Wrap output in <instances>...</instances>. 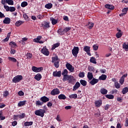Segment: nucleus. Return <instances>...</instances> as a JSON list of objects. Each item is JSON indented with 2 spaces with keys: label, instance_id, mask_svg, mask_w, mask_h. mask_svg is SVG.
Segmentation results:
<instances>
[{
  "label": "nucleus",
  "instance_id": "f257e3e1",
  "mask_svg": "<svg viewBox=\"0 0 128 128\" xmlns=\"http://www.w3.org/2000/svg\"><path fill=\"white\" fill-rule=\"evenodd\" d=\"M52 62L54 64V66L56 68H60V60H58V56L52 57Z\"/></svg>",
  "mask_w": 128,
  "mask_h": 128
},
{
  "label": "nucleus",
  "instance_id": "f03ea898",
  "mask_svg": "<svg viewBox=\"0 0 128 128\" xmlns=\"http://www.w3.org/2000/svg\"><path fill=\"white\" fill-rule=\"evenodd\" d=\"M46 110L42 109H39L34 112V114L36 116H41V118L44 116Z\"/></svg>",
  "mask_w": 128,
  "mask_h": 128
},
{
  "label": "nucleus",
  "instance_id": "7ed1b4c3",
  "mask_svg": "<svg viewBox=\"0 0 128 128\" xmlns=\"http://www.w3.org/2000/svg\"><path fill=\"white\" fill-rule=\"evenodd\" d=\"M22 80V75H18L14 77L12 80V82H14L15 84H16L18 82H20V80Z\"/></svg>",
  "mask_w": 128,
  "mask_h": 128
},
{
  "label": "nucleus",
  "instance_id": "20e7f679",
  "mask_svg": "<svg viewBox=\"0 0 128 128\" xmlns=\"http://www.w3.org/2000/svg\"><path fill=\"white\" fill-rule=\"evenodd\" d=\"M78 52H80V48L78 46H74L72 50V54L74 56H76V58L78 56Z\"/></svg>",
  "mask_w": 128,
  "mask_h": 128
},
{
  "label": "nucleus",
  "instance_id": "39448f33",
  "mask_svg": "<svg viewBox=\"0 0 128 128\" xmlns=\"http://www.w3.org/2000/svg\"><path fill=\"white\" fill-rule=\"evenodd\" d=\"M40 52L41 54H42L44 56H50V51H48V50L46 48V46L43 47Z\"/></svg>",
  "mask_w": 128,
  "mask_h": 128
},
{
  "label": "nucleus",
  "instance_id": "423d86ee",
  "mask_svg": "<svg viewBox=\"0 0 128 128\" xmlns=\"http://www.w3.org/2000/svg\"><path fill=\"white\" fill-rule=\"evenodd\" d=\"M50 22L48 21H44L42 26L44 30H48L50 28Z\"/></svg>",
  "mask_w": 128,
  "mask_h": 128
},
{
  "label": "nucleus",
  "instance_id": "0eeeda50",
  "mask_svg": "<svg viewBox=\"0 0 128 128\" xmlns=\"http://www.w3.org/2000/svg\"><path fill=\"white\" fill-rule=\"evenodd\" d=\"M67 70H68L70 72H74V67L70 63H67L66 65Z\"/></svg>",
  "mask_w": 128,
  "mask_h": 128
},
{
  "label": "nucleus",
  "instance_id": "6e6552de",
  "mask_svg": "<svg viewBox=\"0 0 128 128\" xmlns=\"http://www.w3.org/2000/svg\"><path fill=\"white\" fill-rule=\"evenodd\" d=\"M43 70L44 68H42V67L38 68L34 66H32V70L34 72H40Z\"/></svg>",
  "mask_w": 128,
  "mask_h": 128
},
{
  "label": "nucleus",
  "instance_id": "1a4fd4ad",
  "mask_svg": "<svg viewBox=\"0 0 128 128\" xmlns=\"http://www.w3.org/2000/svg\"><path fill=\"white\" fill-rule=\"evenodd\" d=\"M60 90H58V88H54L53 89L51 92H50V94H52V96H56V94H60Z\"/></svg>",
  "mask_w": 128,
  "mask_h": 128
},
{
  "label": "nucleus",
  "instance_id": "9d476101",
  "mask_svg": "<svg viewBox=\"0 0 128 128\" xmlns=\"http://www.w3.org/2000/svg\"><path fill=\"white\" fill-rule=\"evenodd\" d=\"M90 82L89 84H91V86H94L96 84H98V79L96 78H93L92 80H90Z\"/></svg>",
  "mask_w": 128,
  "mask_h": 128
},
{
  "label": "nucleus",
  "instance_id": "9b49d317",
  "mask_svg": "<svg viewBox=\"0 0 128 128\" xmlns=\"http://www.w3.org/2000/svg\"><path fill=\"white\" fill-rule=\"evenodd\" d=\"M53 76L60 78L62 76V71H56L53 72Z\"/></svg>",
  "mask_w": 128,
  "mask_h": 128
},
{
  "label": "nucleus",
  "instance_id": "f8f14e48",
  "mask_svg": "<svg viewBox=\"0 0 128 128\" xmlns=\"http://www.w3.org/2000/svg\"><path fill=\"white\" fill-rule=\"evenodd\" d=\"M40 102H43V104L48 102H49L50 98L46 96H43L41 98H40Z\"/></svg>",
  "mask_w": 128,
  "mask_h": 128
},
{
  "label": "nucleus",
  "instance_id": "ddd939ff",
  "mask_svg": "<svg viewBox=\"0 0 128 128\" xmlns=\"http://www.w3.org/2000/svg\"><path fill=\"white\" fill-rule=\"evenodd\" d=\"M10 18L6 17L3 20V24H10Z\"/></svg>",
  "mask_w": 128,
  "mask_h": 128
},
{
  "label": "nucleus",
  "instance_id": "4468645a",
  "mask_svg": "<svg viewBox=\"0 0 128 128\" xmlns=\"http://www.w3.org/2000/svg\"><path fill=\"white\" fill-rule=\"evenodd\" d=\"M80 87V82H77L73 87L72 91L74 92L75 90H78V88Z\"/></svg>",
  "mask_w": 128,
  "mask_h": 128
},
{
  "label": "nucleus",
  "instance_id": "2eb2a0df",
  "mask_svg": "<svg viewBox=\"0 0 128 128\" xmlns=\"http://www.w3.org/2000/svg\"><path fill=\"white\" fill-rule=\"evenodd\" d=\"M95 105L97 108H100L102 104V100H97L95 101Z\"/></svg>",
  "mask_w": 128,
  "mask_h": 128
},
{
  "label": "nucleus",
  "instance_id": "dca6fc26",
  "mask_svg": "<svg viewBox=\"0 0 128 128\" xmlns=\"http://www.w3.org/2000/svg\"><path fill=\"white\" fill-rule=\"evenodd\" d=\"M104 8H108V10H114V6L110 4H105Z\"/></svg>",
  "mask_w": 128,
  "mask_h": 128
},
{
  "label": "nucleus",
  "instance_id": "f3484780",
  "mask_svg": "<svg viewBox=\"0 0 128 128\" xmlns=\"http://www.w3.org/2000/svg\"><path fill=\"white\" fill-rule=\"evenodd\" d=\"M87 78L88 80H92L94 78V75L92 74V72H88Z\"/></svg>",
  "mask_w": 128,
  "mask_h": 128
},
{
  "label": "nucleus",
  "instance_id": "a211bd4d",
  "mask_svg": "<svg viewBox=\"0 0 128 128\" xmlns=\"http://www.w3.org/2000/svg\"><path fill=\"white\" fill-rule=\"evenodd\" d=\"M42 74H37L35 76H34V78L36 80H38V82H40V80H42Z\"/></svg>",
  "mask_w": 128,
  "mask_h": 128
},
{
  "label": "nucleus",
  "instance_id": "6ab92c4d",
  "mask_svg": "<svg viewBox=\"0 0 128 128\" xmlns=\"http://www.w3.org/2000/svg\"><path fill=\"white\" fill-rule=\"evenodd\" d=\"M75 82H76V79L74 78V77L70 76V78H69V80H68L69 84H74Z\"/></svg>",
  "mask_w": 128,
  "mask_h": 128
},
{
  "label": "nucleus",
  "instance_id": "aec40b11",
  "mask_svg": "<svg viewBox=\"0 0 128 128\" xmlns=\"http://www.w3.org/2000/svg\"><path fill=\"white\" fill-rule=\"evenodd\" d=\"M57 32L58 34H60V36H62L65 34L64 28H60L59 30H58Z\"/></svg>",
  "mask_w": 128,
  "mask_h": 128
},
{
  "label": "nucleus",
  "instance_id": "412c9836",
  "mask_svg": "<svg viewBox=\"0 0 128 128\" xmlns=\"http://www.w3.org/2000/svg\"><path fill=\"white\" fill-rule=\"evenodd\" d=\"M60 46V43L57 42L53 44L52 47V50H56V48H58Z\"/></svg>",
  "mask_w": 128,
  "mask_h": 128
},
{
  "label": "nucleus",
  "instance_id": "4be33fe9",
  "mask_svg": "<svg viewBox=\"0 0 128 128\" xmlns=\"http://www.w3.org/2000/svg\"><path fill=\"white\" fill-rule=\"evenodd\" d=\"M100 92L102 94H108V90L104 88H102Z\"/></svg>",
  "mask_w": 128,
  "mask_h": 128
},
{
  "label": "nucleus",
  "instance_id": "5701e85b",
  "mask_svg": "<svg viewBox=\"0 0 128 128\" xmlns=\"http://www.w3.org/2000/svg\"><path fill=\"white\" fill-rule=\"evenodd\" d=\"M50 20L52 22V26H54V24H56L58 22V20L54 18H50Z\"/></svg>",
  "mask_w": 128,
  "mask_h": 128
},
{
  "label": "nucleus",
  "instance_id": "b1692460",
  "mask_svg": "<svg viewBox=\"0 0 128 128\" xmlns=\"http://www.w3.org/2000/svg\"><path fill=\"white\" fill-rule=\"evenodd\" d=\"M100 80H106V75L102 74L98 78Z\"/></svg>",
  "mask_w": 128,
  "mask_h": 128
},
{
  "label": "nucleus",
  "instance_id": "393cba45",
  "mask_svg": "<svg viewBox=\"0 0 128 128\" xmlns=\"http://www.w3.org/2000/svg\"><path fill=\"white\" fill-rule=\"evenodd\" d=\"M42 36H38L36 38L33 40V41L34 42H37L38 44L40 40H42Z\"/></svg>",
  "mask_w": 128,
  "mask_h": 128
},
{
  "label": "nucleus",
  "instance_id": "a878e982",
  "mask_svg": "<svg viewBox=\"0 0 128 128\" xmlns=\"http://www.w3.org/2000/svg\"><path fill=\"white\" fill-rule=\"evenodd\" d=\"M44 104V102H40V100H37L36 102V106H42Z\"/></svg>",
  "mask_w": 128,
  "mask_h": 128
},
{
  "label": "nucleus",
  "instance_id": "bb28decb",
  "mask_svg": "<svg viewBox=\"0 0 128 128\" xmlns=\"http://www.w3.org/2000/svg\"><path fill=\"white\" fill-rule=\"evenodd\" d=\"M90 62H92V64H96V60L94 57H91L90 58Z\"/></svg>",
  "mask_w": 128,
  "mask_h": 128
},
{
  "label": "nucleus",
  "instance_id": "cd10ccee",
  "mask_svg": "<svg viewBox=\"0 0 128 128\" xmlns=\"http://www.w3.org/2000/svg\"><path fill=\"white\" fill-rule=\"evenodd\" d=\"M84 50L86 52H90V47L88 46H85L84 48Z\"/></svg>",
  "mask_w": 128,
  "mask_h": 128
},
{
  "label": "nucleus",
  "instance_id": "c85d7f7f",
  "mask_svg": "<svg viewBox=\"0 0 128 128\" xmlns=\"http://www.w3.org/2000/svg\"><path fill=\"white\" fill-rule=\"evenodd\" d=\"M80 84L83 86H86V84H88V82L86 81V80H80Z\"/></svg>",
  "mask_w": 128,
  "mask_h": 128
},
{
  "label": "nucleus",
  "instance_id": "c756f323",
  "mask_svg": "<svg viewBox=\"0 0 128 128\" xmlns=\"http://www.w3.org/2000/svg\"><path fill=\"white\" fill-rule=\"evenodd\" d=\"M34 122H26L24 123V126H32Z\"/></svg>",
  "mask_w": 128,
  "mask_h": 128
},
{
  "label": "nucleus",
  "instance_id": "7c9ffc66",
  "mask_svg": "<svg viewBox=\"0 0 128 128\" xmlns=\"http://www.w3.org/2000/svg\"><path fill=\"white\" fill-rule=\"evenodd\" d=\"M26 100L20 101L18 103V106H22L26 105Z\"/></svg>",
  "mask_w": 128,
  "mask_h": 128
},
{
  "label": "nucleus",
  "instance_id": "2f4dec72",
  "mask_svg": "<svg viewBox=\"0 0 128 128\" xmlns=\"http://www.w3.org/2000/svg\"><path fill=\"white\" fill-rule=\"evenodd\" d=\"M45 8L48 10H50L52 8V3H48L45 5Z\"/></svg>",
  "mask_w": 128,
  "mask_h": 128
},
{
  "label": "nucleus",
  "instance_id": "473e14b6",
  "mask_svg": "<svg viewBox=\"0 0 128 128\" xmlns=\"http://www.w3.org/2000/svg\"><path fill=\"white\" fill-rule=\"evenodd\" d=\"M58 98L59 100H66V95L64 94H60L58 96Z\"/></svg>",
  "mask_w": 128,
  "mask_h": 128
},
{
  "label": "nucleus",
  "instance_id": "72a5a7b5",
  "mask_svg": "<svg viewBox=\"0 0 128 128\" xmlns=\"http://www.w3.org/2000/svg\"><path fill=\"white\" fill-rule=\"evenodd\" d=\"M70 78V76L66 75L63 76L62 80L63 82H66V80H69Z\"/></svg>",
  "mask_w": 128,
  "mask_h": 128
},
{
  "label": "nucleus",
  "instance_id": "f704fd0d",
  "mask_svg": "<svg viewBox=\"0 0 128 128\" xmlns=\"http://www.w3.org/2000/svg\"><path fill=\"white\" fill-rule=\"evenodd\" d=\"M22 24H24V22L22 20H18L16 22L15 26H22Z\"/></svg>",
  "mask_w": 128,
  "mask_h": 128
},
{
  "label": "nucleus",
  "instance_id": "c9c22d12",
  "mask_svg": "<svg viewBox=\"0 0 128 128\" xmlns=\"http://www.w3.org/2000/svg\"><path fill=\"white\" fill-rule=\"evenodd\" d=\"M122 46H123V48L124 50H125L126 52H128V42L127 43V44H126V43L124 42L122 44Z\"/></svg>",
  "mask_w": 128,
  "mask_h": 128
},
{
  "label": "nucleus",
  "instance_id": "e433bc0d",
  "mask_svg": "<svg viewBox=\"0 0 128 128\" xmlns=\"http://www.w3.org/2000/svg\"><path fill=\"white\" fill-rule=\"evenodd\" d=\"M9 45L10 46H12V48H18V45H16V42H10L9 43Z\"/></svg>",
  "mask_w": 128,
  "mask_h": 128
},
{
  "label": "nucleus",
  "instance_id": "4c0bfd02",
  "mask_svg": "<svg viewBox=\"0 0 128 128\" xmlns=\"http://www.w3.org/2000/svg\"><path fill=\"white\" fill-rule=\"evenodd\" d=\"M88 26L89 30H92V28H94V24L92 23V22H88Z\"/></svg>",
  "mask_w": 128,
  "mask_h": 128
},
{
  "label": "nucleus",
  "instance_id": "58836bf2",
  "mask_svg": "<svg viewBox=\"0 0 128 128\" xmlns=\"http://www.w3.org/2000/svg\"><path fill=\"white\" fill-rule=\"evenodd\" d=\"M128 92V88L126 86L122 90V94H126Z\"/></svg>",
  "mask_w": 128,
  "mask_h": 128
},
{
  "label": "nucleus",
  "instance_id": "ea45409f",
  "mask_svg": "<svg viewBox=\"0 0 128 128\" xmlns=\"http://www.w3.org/2000/svg\"><path fill=\"white\" fill-rule=\"evenodd\" d=\"M106 97L108 100H114V96L112 94H106Z\"/></svg>",
  "mask_w": 128,
  "mask_h": 128
},
{
  "label": "nucleus",
  "instance_id": "a19ab883",
  "mask_svg": "<svg viewBox=\"0 0 128 128\" xmlns=\"http://www.w3.org/2000/svg\"><path fill=\"white\" fill-rule=\"evenodd\" d=\"M70 98H74V100L78 98V94H72L69 96Z\"/></svg>",
  "mask_w": 128,
  "mask_h": 128
},
{
  "label": "nucleus",
  "instance_id": "79ce46f5",
  "mask_svg": "<svg viewBox=\"0 0 128 128\" xmlns=\"http://www.w3.org/2000/svg\"><path fill=\"white\" fill-rule=\"evenodd\" d=\"M122 32H118L116 33V38H122Z\"/></svg>",
  "mask_w": 128,
  "mask_h": 128
},
{
  "label": "nucleus",
  "instance_id": "37998d69",
  "mask_svg": "<svg viewBox=\"0 0 128 128\" xmlns=\"http://www.w3.org/2000/svg\"><path fill=\"white\" fill-rule=\"evenodd\" d=\"M68 70L64 69L62 72V76H68Z\"/></svg>",
  "mask_w": 128,
  "mask_h": 128
},
{
  "label": "nucleus",
  "instance_id": "c03bdc74",
  "mask_svg": "<svg viewBox=\"0 0 128 128\" xmlns=\"http://www.w3.org/2000/svg\"><path fill=\"white\" fill-rule=\"evenodd\" d=\"M8 60H11V62H16V59L14 57L9 56L8 58Z\"/></svg>",
  "mask_w": 128,
  "mask_h": 128
},
{
  "label": "nucleus",
  "instance_id": "a18cd8bd",
  "mask_svg": "<svg viewBox=\"0 0 128 128\" xmlns=\"http://www.w3.org/2000/svg\"><path fill=\"white\" fill-rule=\"evenodd\" d=\"M64 30V32L66 34V32H70V30H72V28L70 27H66L65 28H63Z\"/></svg>",
  "mask_w": 128,
  "mask_h": 128
},
{
  "label": "nucleus",
  "instance_id": "49530a36",
  "mask_svg": "<svg viewBox=\"0 0 128 128\" xmlns=\"http://www.w3.org/2000/svg\"><path fill=\"white\" fill-rule=\"evenodd\" d=\"M28 4L26 2H23L21 3L22 8H26L28 6Z\"/></svg>",
  "mask_w": 128,
  "mask_h": 128
},
{
  "label": "nucleus",
  "instance_id": "de8ad7c7",
  "mask_svg": "<svg viewBox=\"0 0 128 128\" xmlns=\"http://www.w3.org/2000/svg\"><path fill=\"white\" fill-rule=\"evenodd\" d=\"M114 86H115L116 88H120V84L118 82H116L114 83Z\"/></svg>",
  "mask_w": 128,
  "mask_h": 128
},
{
  "label": "nucleus",
  "instance_id": "09e8293b",
  "mask_svg": "<svg viewBox=\"0 0 128 128\" xmlns=\"http://www.w3.org/2000/svg\"><path fill=\"white\" fill-rule=\"evenodd\" d=\"M8 94H10V93L8 92V90H5L4 92V98H6L8 96Z\"/></svg>",
  "mask_w": 128,
  "mask_h": 128
},
{
  "label": "nucleus",
  "instance_id": "8fccbe9b",
  "mask_svg": "<svg viewBox=\"0 0 128 128\" xmlns=\"http://www.w3.org/2000/svg\"><path fill=\"white\" fill-rule=\"evenodd\" d=\"M2 116V111H0V120H6V117Z\"/></svg>",
  "mask_w": 128,
  "mask_h": 128
},
{
  "label": "nucleus",
  "instance_id": "3c124183",
  "mask_svg": "<svg viewBox=\"0 0 128 128\" xmlns=\"http://www.w3.org/2000/svg\"><path fill=\"white\" fill-rule=\"evenodd\" d=\"M88 70L89 72H94V68L92 66L88 67Z\"/></svg>",
  "mask_w": 128,
  "mask_h": 128
},
{
  "label": "nucleus",
  "instance_id": "603ef678",
  "mask_svg": "<svg viewBox=\"0 0 128 128\" xmlns=\"http://www.w3.org/2000/svg\"><path fill=\"white\" fill-rule=\"evenodd\" d=\"M78 76L79 78H84V72H80Z\"/></svg>",
  "mask_w": 128,
  "mask_h": 128
},
{
  "label": "nucleus",
  "instance_id": "864d4df0",
  "mask_svg": "<svg viewBox=\"0 0 128 128\" xmlns=\"http://www.w3.org/2000/svg\"><path fill=\"white\" fill-rule=\"evenodd\" d=\"M128 8H124L122 10V12H124V14H126L128 12Z\"/></svg>",
  "mask_w": 128,
  "mask_h": 128
},
{
  "label": "nucleus",
  "instance_id": "5fc2aeb1",
  "mask_svg": "<svg viewBox=\"0 0 128 128\" xmlns=\"http://www.w3.org/2000/svg\"><path fill=\"white\" fill-rule=\"evenodd\" d=\"M4 8H5L6 12H10V7L8 6L4 5Z\"/></svg>",
  "mask_w": 128,
  "mask_h": 128
},
{
  "label": "nucleus",
  "instance_id": "6e6d98bb",
  "mask_svg": "<svg viewBox=\"0 0 128 128\" xmlns=\"http://www.w3.org/2000/svg\"><path fill=\"white\" fill-rule=\"evenodd\" d=\"M120 82L122 84H123L124 82V77H121L120 80Z\"/></svg>",
  "mask_w": 128,
  "mask_h": 128
},
{
  "label": "nucleus",
  "instance_id": "4d7b16f0",
  "mask_svg": "<svg viewBox=\"0 0 128 128\" xmlns=\"http://www.w3.org/2000/svg\"><path fill=\"white\" fill-rule=\"evenodd\" d=\"M15 11H16V8L14 7V6L10 7V12H12Z\"/></svg>",
  "mask_w": 128,
  "mask_h": 128
},
{
  "label": "nucleus",
  "instance_id": "13d9d810",
  "mask_svg": "<svg viewBox=\"0 0 128 128\" xmlns=\"http://www.w3.org/2000/svg\"><path fill=\"white\" fill-rule=\"evenodd\" d=\"M18 94L20 96H24V92H22V90H20L18 92Z\"/></svg>",
  "mask_w": 128,
  "mask_h": 128
},
{
  "label": "nucleus",
  "instance_id": "bf43d9fd",
  "mask_svg": "<svg viewBox=\"0 0 128 128\" xmlns=\"http://www.w3.org/2000/svg\"><path fill=\"white\" fill-rule=\"evenodd\" d=\"M44 14H39L37 16L39 20H42V18H44Z\"/></svg>",
  "mask_w": 128,
  "mask_h": 128
},
{
  "label": "nucleus",
  "instance_id": "052dcab7",
  "mask_svg": "<svg viewBox=\"0 0 128 128\" xmlns=\"http://www.w3.org/2000/svg\"><path fill=\"white\" fill-rule=\"evenodd\" d=\"M124 126H126V128L128 126V118H126L125 119Z\"/></svg>",
  "mask_w": 128,
  "mask_h": 128
},
{
  "label": "nucleus",
  "instance_id": "680f3d73",
  "mask_svg": "<svg viewBox=\"0 0 128 128\" xmlns=\"http://www.w3.org/2000/svg\"><path fill=\"white\" fill-rule=\"evenodd\" d=\"M16 50L12 48H10V54H16Z\"/></svg>",
  "mask_w": 128,
  "mask_h": 128
},
{
  "label": "nucleus",
  "instance_id": "e2e57ef3",
  "mask_svg": "<svg viewBox=\"0 0 128 128\" xmlns=\"http://www.w3.org/2000/svg\"><path fill=\"white\" fill-rule=\"evenodd\" d=\"M93 50H98V46L94 44L93 46Z\"/></svg>",
  "mask_w": 128,
  "mask_h": 128
},
{
  "label": "nucleus",
  "instance_id": "0e129e2a",
  "mask_svg": "<svg viewBox=\"0 0 128 128\" xmlns=\"http://www.w3.org/2000/svg\"><path fill=\"white\" fill-rule=\"evenodd\" d=\"M26 116V114L22 113V114L19 116L20 118H24V117Z\"/></svg>",
  "mask_w": 128,
  "mask_h": 128
},
{
  "label": "nucleus",
  "instance_id": "69168bd1",
  "mask_svg": "<svg viewBox=\"0 0 128 128\" xmlns=\"http://www.w3.org/2000/svg\"><path fill=\"white\" fill-rule=\"evenodd\" d=\"M8 4H9L10 6H14V0H9L8 2Z\"/></svg>",
  "mask_w": 128,
  "mask_h": 128
},
{
  "label": "nucleus",
  "instance_id": "338daca9",
  "mask_svg": "<svg viewBox=\"0 0 128 128\" xmlns=\"http://www.w3.org/2000/svg\"><path fill=\"white\" fill-rule=\"evenodd\" d=\"M118 90L116 89H114L113 90H112L111 92V94H118Z\"/></svg>",
  "mask_w": 128,
  "mask_h": 128
},
{
  "label": "nucleus",
  "instance_id": "774afa93",
  "mask_svg": "<svg viewBox=\"0 0 128 128\" xmlns=\"http://www.w3.org/2000/svg\"><path fill=\"white\" fill-rule=\"evenodd\" d=\"M0 78H4V74L2 72L0 73Z\"/></svg>",
  "mask_w": 128,
  "mask_h": 128
}]
</instances>
